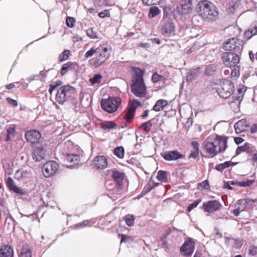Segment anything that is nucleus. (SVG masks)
I'll use <instances>...</instances> for the list:
<instances>
[{
  "mask_svg": "<svg viewBox=\"0 0 257 257\" xmlns=\"http://www.w3.org/2000/svg\"><path fill=\"white\" fill-rule=\"evenodd\" d=\"M200 73L199 68L190 70L186 76L187 81L188 82H191Z\"/></svg>",
  "mask_w": 257,
  "mask_h": 257,
  "instance_id": "obj_22",
  "label": "nucleus"
},
{
  "mask_svg": "<svg viewBox=\"0 0 257 257\" xmlns=\"http://www.w3.org/2000/svg\"><path fill=\"white\" fill-rule=\"evenodd\" d=\"M163 79V77L161 75H158L157 73L153 74L152 77V80L154 83H156L159 81L162 80Z\"/></svg>",
  "mask_w": 257,
  "mask_h": 257,
  "instance_id": "obj_53",
  "label": "nucleus"
},
{
  "mask_svg": "<svg viewBox=\"0 0 257 257\" xmlns=\"http://www.w3.org/2000/svg\"><path fill=\"white\" fill-rule=\"evenodd\" d=\"M250 132L251 134L257 133V123L253 124L250 127Z\"/></svg>",
  "mask_w": 257,
  "mask_h": 257,
  "instance_id": "obj_62",
  "label": "nucleus"
},
{
  "mask_svg": "<svg viewBox=\"0 0 257 257\" xmlns=\"http://www.w3.org/2000/svg\"><path fill=\"white\" fill-rule=\"evenodd\" d=\"M114 154L118 158H122L124 156V149L122 147H118L114 150Z\"/></svg>",
  "mask_w": 257,
  "mask_h": 257,
  "instance_id": "obj_37",
  "label": "nucleus"
},
{
  "mask_svg": "<svg viewBox=\"0 0 257 257\" xmlns=\"http://www.w3.org/2000/svg\"><path fill=\"white\" fill-rule=\"evenodd\" d=\"M58 169V165L53 161H48L42 167L44 176L47 178L54 175Z\"/></svg>",
  "mask_w": 257,
  "mask_h": 257,
  "instance_id": "obj_10",
  "label": "nucleus"
},
{
  "mask_svg": "<svg viewBox=\"0 0 257 257\" xmlns=\"http://www.w3.org/2000/svg\"><path fill=\"white\" fill-rule=\"evenodd\" d=\"M198 156H199V150L194 149L193 151H192V152L189 156V157L195 159Z\"/></svg>",
  "mask_w": 257,
  "mask_h": 257,
  "instance_id": "obj_57",
  "label": "nucleus"
},
{
  "mask_svg": "<svg viewBox=\"0 0 257 257\" xmlns=\"http://www.w3.org/2000/svg\"><path fill=\"white\" fill-rule=\"evenodd\" d=\"M227 138L216 136L212 142L205 140L202 146L206 152L211 157L217 155L218 153L224 152L227 148Z\"/></svg>",
  "mask_w": 257,
  "mask_h": 257,
  "instance_id": "obj_1",
  "label": "nucleus"
},
{
  "mask_svg": "<svg viewBox=\"0 0 257 257\" xmlns=\"http://www.w3.org/2000/svg\"><path fill=\"white\" fill-rule=\"evenodd\" d=\"M72 65V63L71 62H68L63 64L61 70V74L63 75L65 74L68 72V69L70 68Z\"/></svg>",
  "mask_w": 257,
  "mask_h": 257,
  "instance_id": "obj_44",
  "label": "nucleus"
},
{
  "mask_svg": "<svg viewBox=\"0 0 257 257\" xmlns=\"http://www.w3.org/2000/svg\"><path fill=\"white\" fill-rule=\"evenodd\" d=\"M66 23L68 27L72 28L74 26L75 20L74 18L68 17L66 19Z\"/></svg>",
  "mask_w": 257,
  "mask_h": 257,
  "instance_id": "obj_48",
  "label": "nucleus"
},
{
  "mask_svg": "<svg viewBox=\"0 0 257 257\" xmlns=\"http://www.w3.org/2000/svg\"><path fill=\"white\" fill-rule=\"evenodd\" d=\"M75 90L70 85H65L60 87L56 95V100L59 104H63L74 93Z\"/></svg>",
  "mask_w": 257,
  "mask_h": 257,
  "instance_id": "obj_6",
  "label": "nucleus"
},
{
  "mask_svg": "<svg viewBox=\"0 0 257 257\" xmlns=\"http://www.w3.org/2000/svg\"><path fill=\"white\" fill-rule=\"evenodd\" d=\"M111 176L114 180H115L118 184H120L122 183L123 179L124 174L117 170H114L112 172Z\"/></svg>",
  "mask_w": 257,
  "mask_h": 257,
  "instance_id": "obj_25",
  "label": "nucleus"
},
{
  "mask_svg": "<svg viewBox=\"0 0 257 257\" xmlns=\"http://www.w3.org/2000/svg\"><path fill=\"white\" fill-rule=\"evenodd\" d=\"M135 75L133 78L131 89L137 97H144L146 94V86L143 79L144 72L138 67L134 68Z\"/></svg>",
  "mask_w": 257,
  "mask_h": 257,
  "instance_id": "obj_3",
  "label": "nucleus"
},
{
  "mask_svg": "<svg viewBox=\"0 0 257 257\" xmlns=\"http://www.w3.org/2000/svg\"><path fill=\"white\" fill-rule=\"evenodd\" d=\"M152 188L153 187L151 185L149 184L146 185L143 189V193H144L145 194H147V193L150 192L152 189Z\"/></svg>",
  "mask_w": 257,
  "mask_h": 257,
  "instance_id": "obj_59",
  "label": "nucleus"
},
{
  "mask_svg": "<svg viewBox=\"0 0 257 257\" xmlns=\"http://www.w3.org/2000/svg\"><path fill=\"white\" fill-rule=\"evenodd\" d=\"M95 166L98 169H103L107 167V162L106 158L102 156H97L94 160Z\"/></svg>",
  "mask_w": 257,
  "mask_h": 257,
  "instance_id": "obj_21",
  "label": "nucleus"
},
{
  "mask_svg": "<svg viewBox=\"0 0 257 257\" xmlns=\"http://www.w3.org/2000/svg\"><path fill=\"white\" fill-rule=\"evenodd\" d=\"M141 105L139 101L136 100H132L130 103L128 108L135 111L136 108Z\"/></svg>",
  "mask_w": 257,
  "mask_h": 257,
  "instance_id": "obj_42",
  "label": "nucleus"
},
{
  "mask_svg": "<svg viewBox=\"0 0 257 257\" xmlns=\"http://www.w3.org/2000/svg\"><path fill=\"white\" fill-rule=\"evenodd\" d=\"M200 202V200H197V201H195V202H193L192 203H191V204H190L188 206V207L187 208V210L189 212L191 211L193 209L196 207Z\"/></svg>",
  "mask_w": 257,
  "mask_h": 257,
  "instance_id": "obj_55",
  "label": "nucleus"
},
{
  "mask_svg": "<svg viewBox=\"0 0 257 257\" xmlns=\"http://www.w3.org/2000/svg\"><path fill=\"white\" fill-rule=\"evenodd\" d=\"M222 60L224 64L229 67H235L239 61V54L232 52L223 53Z\"/></svg>",
  "mask_w": 257,
  "mask_h": 257,
  "instance_id": "obj_8",
  "label": "nucleus"
},
{
  "mask_svg": "<svg viewBox=\"0 0 257 257\" xmlns=\"http://www.w3.org/2000/svg\"><path fill=\"white\" fill-rule=\"evenodd\" d=\"M235 164L236 163H233L231 161H226L224 163L219 164L216 165L215 167V169L219 172H222L224 169L227 168L231 165L234 166Z\"/></svg>",
  "mask_w": 257,
  "mask_h": 257,
  "instance_id": "obj_28",
  "label": "nucleus"
},
{
  "mask_svg": "<svg viewBox=\"0 0 257 257\" xmlns=\"http://www.w3.org/2000/svg\"><path fill=\"white\" fill-rule=\"evenodd\" d=\"M221 205L216 200H211L204 202L203 208L205 211L211 213L220 209Z\"/></svg>",
  "mask_w": 257,
  "mask_h": 257,
  "instance_id": "obj_16",
  "label": "nucleus"
},
{
  "mask_svg": "<svg viewBox=\"0 0 257 257\" xmlns=\"http://www.w3.org/2000/svg\"><path fill=\"white\" fill-rule=\"evenodd\" d=\"M144 4L151 6L159 4L161 1L164 0H142Z\"/></svg>",
  "mask_w": 257,
  "mask_h": 257,
  "instance_id": "obj_46",
  "label": "nucleus"
},
{
  "mask_svg": "<svg viewBox=\"0 0 257 257\" xmlns=\"http://www.w3.org/2000/svg\"><path fill=\"white\" fill-rule=\"evenodd\" d=\"M45 157V150L41 145L35 148L32 152L33 159L36 162H40L42 160L44 159Z\"/></svg>",
  "mask_w": 257,
  "mask_h": 257,
  "instance_id": "obj_17",
  "label": "nucleus"
},
{
  "mask_svg": "<svg viewBox=\"0 0 257 257\" xmlns=\"http://www.w3.org/2000/svg\"><path fill=\"white\" fill-rule=\"evenodd\" d=\"M130 240H131V238L130 237L126 236L124 234H122L121 235V241H120L121 243L123 242H128Z\"/></svg>",
  "mask_w": 257,
  "mask_h": 257,
  "instance_id": "obj_63",
  "label": "nucleus"
},
{
  "mask_svg": "<svg viewBox=\"0 0 257 257\" xmlns=\"http://www.w3.org/2000/svg\"><path fill=\"white\" fill-rule=\"evenodd\" d=\"M114 123L112 121H105L102 124V127L104 130H108L114 128Z\"/></svg>",
  "mask_w": 257,
  "mask_h": 257,
  "instance_id": "obj_43",
  "label": "nucleus"
},
{
  "mask_svg": "<svg viewBox=\"0 0 257 257\" xmlns=\"http://www.w3.org/2000/svg\"><path fill=\"white\" fill-rule=\"evenodd\" d=\"M152 125V123H151V121H148L143 123L142 125V127L143 128L145 132H148L150 130Z\"/></svg>",
  "mask_w": 257,
  "mask_h": 257,
  "instance_id": "obj_52",
  "label": "nucleus"
},
{
  "mask_svg": "<svg viewBox=\"0 0 257 257\" xmlns=\"http://www.w3.org/2000/svg\"><path fill=\"white\" fill-rule=\"evenodd\" d=\"M97 50V47H92L89 50H88L86 53L85 54V57L86 58H88L92 56L94 54L96 55V51Z\"/></svg>",
  "mask_w": 257,
  "mask_h": 257,
  "instance_id": "obj_45",
  "label": "nucleus"
},
{
  "mask_svg": "<svg viewBox=\"0 0 257 257\" xmlns=\"http://www.w3.org/2000/svg\"><path fill=\"white\" fill-rule=\"evenodd\" d=\"M246 152L248 153H251L253 152L252 148L250 144L245 143L243 146L238 147L236 150V155H238L242 152Z\"/></svg>",
  "mask_w": 257,
  "mask_h": 257,
  "instance_id": "obj_23",
  "label": "nucleus"
},
{
  "mask_svg": "<svg viewBox=\"0 0 257 257\" xmlns=\"http://www.w3.org/2000/svg\"><path fill=\"white\" fill-rule=\"evenodd\" d=\"M19 257H32V250L28 244L24 245Z\"/></svg>",
  "mask_w": 257,
  "mask_h": 257,
  "instance_id": "obj_26",
  "label": "nucleus"
},
{
  "mask_svg": "<svg viewBox=\"0 0 257 257\" xmlns=\"http://www.w3.org/2000/svg\"><path fill=\"white\" fill-rule=\"evenodd\" d=\"M195 10L202 19L208 21L215 20L218 15L215 7L207 0L199 1L196 6Z\"/></svg>",
  "mask_w": 257,
  "mask_h": 257,
  "instance_id": "obj_2",
  "label": "nucleus"
},
{
  "mask_svg": "<svg viewBox=\"0 0 257 257\" xmlns=\"http://www.w3.org/2000/svg\"><path fill=\"white\" fill-rule=\"evenodd\" d=\"M102 76L100 74H94L92 78L89 79V81L92 85L100 83Z\"/></svg>",
  "mask_w": 257,
  "mask_h": 257,
  "instance_id": "obj_33",
  "label": "nucleus"
},
{
  "mask_svg": "<svg viewBox=\"0 0 257 257\" xmlns=\"http://www.w3.org/2000/svg\"><path fill=\"white\" fill-rule=\"evenodd\" d=\"M168 101L166 100L159 99L158 100L155 105L153 106V109L156 111H160L162 110L165 106L167 105Z\"/></svg>",
  "mask_w": 257,
  "mask_h": 257,
  "instance_id": "obj_24",
  "label": "nucleus"
},
{
  "mask_svg": "<svg viewBox=\"0 0 257 257\" xmlns=\"http://www.w3.org/2000/svg\"><path fill=\"white\" fill-rule=\"evenodd\" d=\"M6 183L7 186L10 190L16 192V189H17L18 188L15 186V182L11 177H8L6 179Z\"/></svg>",
  "mask_w": 257,
  "mask_h": 257,
  "instance_id": "obj_32",
  "label": "nucleus"
},
{
  "mask_svg": "<svg viewBox=\"0 0 257 257\" xmlns=\"http://www.w3.org/2000/svg\"><path fill=\"white\" fill-rule=\"evenodd\" d=\"M257 34V24L244 33V36L248 40L253 35Z\"/></svg>",
  "mask_w": 257,
  "mask_h": 257,
  "instance_id": "obj_27",
  "label": "nucleus"
},
{
  "mask_svg": "<svg viewBox=\"0 0 257 257\" xmlns=\"http://www.w3.org/2000/svg\"><path fill=\"white\" fill-rule=\"evenodd\" d=\"M121 103V99L118 97H109L108 99H102L101 108L105 111L112 113L118 109Z\"/></svg>",
  "mask_w": 257,
  "mask_h": 257,
  "instance_id": "obj_5",
  "label": "nucleus"
},
{
  "mask_svg": "<svg viewBox=\"0 0 257 257\" xmlns=\"http://www.w3.org/2000/svg\"><path fill=\"white\" fill-rule=\"evenodd\" d=\"M69 55V50H65L59 56V60L60 61H63L65 60L68 58V56Z\"/></svg>",
  "mask_w": 257,
  "mask_h": 257,
  "instance_id": "obj_50",
  "label": "nucleus"
},
{
  "mask_svg": "<svg viewBox=\"0 0 257 257\" xmlns=\"http://www.w3.org/2000/svg\"><path fill=\"white\" fill-rule=\"evenodd\" d=\"M15 135V126H10L7 129L6 141H11Z\"/></svg>",
  "mask_w": 257,
  "mask_h": 257,
  "instance_id": "obj_30",
  "label": "nucleus"
},
{
  "mask_svg": "<svg viewBox=\"0 0 257 257\" xmlns=\"http://www.w3.org/2000/svg\"><path fill=\"white\" fill-rule=\"evenodd\" d=\"M87 36L90 39H95L97 38L96 33L92 28H89L86 31Z\"/></svg>",
  "mask_w": 257,
  "mask_h": 257,
  "instance_id": "obj_47",
  "label": "nucleus"
},
{
  "mask_svg": "<svg viewBox=\"0 0 257 257\" xmlns=\"http://www.w3.org/2000/svg\"><path fill=\"white\" fill-rule=\"evenodd\" d=\"M191 145L194 149L199 150V143L197 141H192Z\"/></svg>",
  "mask_w": 257,
  "mask_h": 257,
  "instance_id": "obj_64",
  "label": "nucleus"
},
{
  "mask_svg": "<svg viewBox=\"0 0 257 257\" xmlns=\"http://www.w3.org/2000/svg\"><path fill=\"white\" fill-rule=\"evenodd\" d=\"M14 250L13 248L9 245H4L0 249L1 257H13Z\"/></svg>",
  "mask_w": 257,
  "mask_h": 257,
  "instance_id": "obj_20",
  "label": "nucleus"
},
{
  "mask_svg": "<svg viewBox=\"0 0 257 257\" xmlns=\"http://www.w3.org/2000/svg\"><path fill=\"white\" fill-rule=\"evenodd\" d=\"M244 42L239 39L233 38L223 44V48L227 51H233L235 54H240Z\"/></svg>",
  "mask_w": 257,
  "mask_h": 257,
  "instance_id": "obj_7",
  "label": "nucleus"
},
{
  "mask_svg": "<svg viewBox=\"0 0 257 257\" xmlns=\"http://www.w3.org/2000/svg\"><path fill=\"white\" fill-rule=\"evenodd\" d=\"M246 91V88L244 86H242L237 89V96H234L236 100L241 101L243 96L244 93Z\"/></svg>",
  "mask_w": 257,
  "mask_h": 257,
  "instance_id": "obj_36",
  "label": "nucleus"
},
{
  "mask_svg": "<svg viewBox=\"0 0 257 257\" xmlns=\"http://www.w3.org/2000/svg\"><path fill=\"white\" fill-rule=\"evenodd\" d=\"M109 15V12L107 10H105L101 12L98 14V16L100 18H104L107 17Z\"/></svg>",
  "mask_w": 257,
  "mask_h": 257,
  "instance_id": "obj_61",
  "label": "nucleus"
},
{
  "mask_svg": "<svg viewBox=\"0 0 257 257\" xmlns=\"http://www.w3.org/2000/svg\"><path fill=\"white\" fill-rule=\"evenodd\" d=\"M175 27L174 23L167 18L162 20V34L165 37H171L175 35Z\"/></svg>",
  "mask_w": 257,
  "mask_h": 257,
  "instance_id": "obj_9",
  "label": "nucleus"
},
{
  "mask_svg": "<svg viewBox=\"0 0 257 257\" xmlns=\"http://www.w3.org/2000/svg\"><path fill=\"white\" fill-rule=\"evenodd\" d=\"M135 111L128 109L127 111L125 114L124 118L126 119L127 122L130 121L134 116Z\"/></svg>",
  "mask_w": 257,
  "mask_h": 257,
  "instance_id": "obj_39",
  "label": "nucleus"
},
{
  "mask_svg": "<svg viewBox=\"0 0 257 257\" xmlns=\"http://www.w3.org/2000/svg\"><path fill=\"white\" fill-rule=\"evenodd\" d=\"M230 32H232V35L238 36L241 32V30L237 27H231L228 28Z\"/></svg>",
  "mask_w": 257,
  "mask_h": 257,
  "instance_id": "obj_49",
  "label": "nucleus"
},
{
  "mask_svg": "<svg viewBox=\"0 0 257 257\" xmlns=\"http://www.w3.org/2000/svg\"><path fill=\"white\" fill-rule=\"evenodd\" d=\"M192 11L191 0H180L177 7V13L182 15L189 14Z\"/></svg>",
  "mask_w": 257,
  "mask_h": 257,
  "instance_id": "obj_13",
  "label": "nucleus"
},
{
  "mask_svg": "<svg viewBox=\"0 0 257 257\" xmlns=\"http://www.w3.org/2000/svg\"><path fill=\"white\" fill-rule=\"evenodd\" d=\"M157 178L158 179L162 182H166L167 179V172L166 171L160 170L157 174Z\"/></svg>",
  "mask_w": 257,
  "mask_h": 257,
  "instance_id": "obj_35",
  "label": "nucleus"
},
{
  "mask_svg": "<svg viewBox=\"0 0 257 257\" xmlns=\"http://www.w3.org/2000/svg\"><path fill=\"white\" fill-rule=\"evenodd\" d=\"M249 126V123L245 119H241L236 122L234 126L235 133L240 134L245 131V128Z\"/></svg>",
  "mask_w": 257,
  "mask_h": 257,
  "instance_id": "obj_19",
  "label": "nucleus"
},
{
  "mask_svg": "<svg viewBox=\"0 0 257 257\" xmlns=\"http://www.w3.org/2000/svg\"><path fill=\"white\" fill-rule=\"evenodd\" d=\"M248 204H249V202L247 200L243 199H240L237 201V203L235 204V207L237 206V208H239V210L241 212L244 210Z\"/></svg>",
  "mask_w": 257,
  "mask_h": 257,
  "instance_id": "obj_29",
  "label": "nucleus"
},
{
  "mask_svg": "<svg viewBox=\"0 0 257 257\" xmlns=\"http://www.w3.org/2000/svg\"><path fill=\"white\" fill-rule=\"evenodd\" d=\"M194 248V242L191 239H190L188 241H185L180 248V251L182 255L189 256L193 252Z\"/></svg>",
  "mask_w": 257,
  "mask_h": 257,
  "instance_id": "obj_15",
  "label": "nucleus"
},
{
  "mask_svg": "<svg viewBox=\"0 0 257 257\" xmlns=\"http://www.w3.org/2000/svg\"><path fill=\"white\" fill-rule=\"evenodd\" d=\"M232 240L234 241L236 248H239L242 245V241L241 240L236 239H232Z\"/></svg>",
  "mask_w": 257,
  "mask_h": 257,
  "instance_id": "obj_60",
  "label": "nucleus"
},
{
  "mask_svg": "<svg viewBox=\"0 0 257 257\" xmlns=\"http://www.w3.org/2000/svg\"><path fill=\"white\" fill-rule=\"evenodd\" d=\"M80 156L78 155L70 154L67 156L66 160L69 162L77 161L79 160Z\"/></svg>",
  "mask_w": 257,
  "mask_h": 257,
  "instance_id": "obj_40",
  "label": "nucleus"
},
{
  "mask_svg": "<svg viewBox=\"0 0 257 257\" xmlns=\"http://www.w3.org/2000/svg\"><path fill=\"white\" fill-rule=\"evenodd\" d=\"M41 138L40 133L36 130L28 131L25 133V138L27 141L32 144L37 143Z\"/></svg>",
  "mask_w": 257,
  "mask_h": 257,
  "instance_id": "obj_18",
  "label": "nucleus"
},
{
  "mask_svg": "<svg viewBox=\"0 0 257 257\" xmlns=\"http://www.w3.org/2000/svg\"><path fill=\"white\" fill-rule=\"evenodd\" d=\"M161 157L166 161H176L184 158V156L177 150L165 151L161 153Z\"/></svg>",
  "mask_w": 257,
  "mask_h": 257,
  "instance_id": "obj_14",
  "label": "nucleus"
},
{
  "mask_svg": "<svg viewBox=\"0 0 257 257\" xmlns=\"http://www.w3.org/2000/svg\"><path fill=\"white\" fill-rule=\"evenodd\" d=\"M109 55L108 48L105 45H100L97 47L95 57L92 60V65L97 68L102 65Z\"/></svg>",
  "mask_w": 257,
  "mask_h": 257,
  "instance_id": "obj_4",
  "label": "nucleus"
},
{
  "mask_svg": "<svg viewBox=\"0 0 257 257\" xmlns=\"http://www.w3.org/2000/svg\"><path fill=\"white\" fill-rule=\"evenodd\" d=\"M200 187L205 189H209V184L207 180H205L199 184Z\"/></svg>",
  "mask_w": 257,
  "mask_h": 257,
  "instance_id": "obj_56",
  "label": "nucleus"
},
{
  "mask_svg": "<svg viewBox=\"0 0 257 257\" xmlns=\"http://www.w3.org/2000/svg\"><path fill=\"white\" fill-rule=\"evenodd\" d=\"M253 183V181L247 180L246 181L239 182L238 186L240 187H247L251 185Z\"/></svg>",
  "mask_w": 257,
  "mask_h": 257,
  "instance_id": "obj_54",
  "label": "nucleus"
},
{
  "mask_svg": "<svg viewBox=\"0 0 257 257\" xmlns=\"http://www.w3.org/2000/svg\"><path fill=\"white\" fill-rule=\"evenodd\" d=\"M161 11L157 7H152L150 8L149 17L150 18H154L159 15Z\"/></svg>",
  "mask_w": 257,
  "mask_h": 257,
  "instance_id": "obj_34",
  "label": "nucleus"
},
{
  "mask_svg": "<svg viewBox=\"0 0 257 257\" xmlns=\"http://www.w3.org/2000/svg\"><path fill=\"white\" fill-rule=\"evenodd\" d=\"M92 223V221L91 219L89 220H85L81 222L78 223L75 226V229H79V228H82L84 227L87 226L89 224Z\"/></svg>",
  "mask_w": 257,
  "mask_h": 257,
  "instance_id": "obj_38",
  "label": "nucleus"
},
{
  "mask_svg": "<svg viewBox=\"0 0 257 257\" xmlns=\"http://www.w3.org/2000/svg\"><path fill=\"white\" fill-rule=\"evenodd\" d=\"M4 168L5 169V173L10 175H11L13 172L12 165L11 163H8L4 164Z\"/></svg>",
  "mask_w": 257,
  "mask_h": 257,
  "instance_id": "obj_41",
  "label": "nucleus"
},
{
  "mask_svg": "<svg viewBox=\"0 0 257 257\" xmlns=\"http://www.w3.org/2000/svg\"><path fill=\"white\" fill-rule=\"evenodd\" d=\"M233 85L230 81H226L222 84L217 92L220 97L226 99L228 98L233 91Z\"/></svg>",
  "mask_w": 257,
  "mask_h": 257,
  "instance_id": "obj_11",
  "label": "nucleus"
},
{
  "mask_svg": "<svg viewBox=\"0 0 257 257\" xmlns=\"http://www.w3.org/2000/svg\"><path fill=\"white\" fill-rule=\"evenodd\" d=\"M134 218L133 215H128L125 218V222L128 226H132L134 224Z\"/></svg>",
  "mask_w": 257,
  "mask_h": 257,
  "instance_id": "obj_51",
  "label": "nucleus"
},
{
  "mask_svg": "<svg viewBox=\"0 0 257 257\" xmlns=\"http://www.w3.org/2000/svg\"><path fill=\"white\" fill-rule=\"evenodd\" d=\"M249 252L252 255L256 254L257 253V247L253 246H250L249 247Z\"/></svg>",
  "mask_w": 257,
  "mask_h": 257,
  "instance_id": "obj_58",
  "label": "nucleus"
},
{
  "mask_svg": "<svg viewBox=\"0 0 257 257\" xmlns=\"http://www.w3.org/2000/svg\"><path fill=\"white\" fill-rule=\"evenodd\" d=\"M216 70V66L214 64H210L206 67L205 70V74L206 75L210 76L215 74Z\"/></svg>",
  "mask_w": 257,
  "mask_h": 257,
  "instance_id": "obj_31",
  "label": "nucleus"
},
{
  "mask_svg": "<svg viewBox=\"0 0 257 257\" xmlns=\"http://www.w3.org/2000/svg\"><path fill=\"white\" fill-rule=\"evenodd\" d=\"M32 176L31 168L24 166L18 170L15 173L14 177L19 181H27Z\"/></svg>",
  "mask_w": 257,
  "mask_h": 257,
  "instance_id": "obj_12",
  "label": "nucleus"
}]
</instances>
